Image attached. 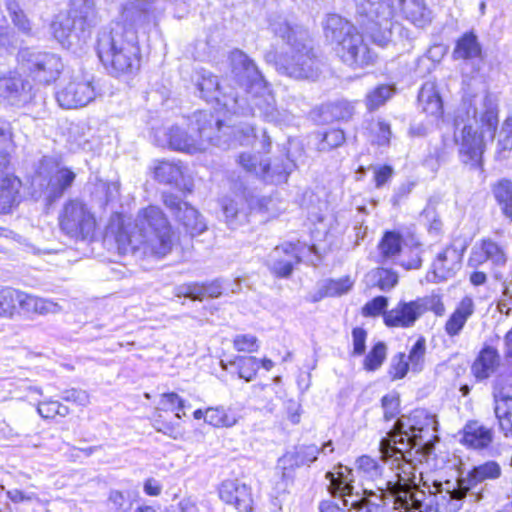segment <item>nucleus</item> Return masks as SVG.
<instances>
[{
  "label": "nucleus",
  "instance_id": "nucleus-1",
  "mask_svg": "<svg viewBox=\"0 0 512 512\" xmlns=\"http://www.w3.org/2000/svg\"><path fill=\"white\" fill-rule=\"evenodd\" d=\"M437 425L435 416L422 409L397 418L379 443L380 460L388 466L386 473L369 455L356 459L357 473L376 482L381 497L392 501L399 512H423L428 508L426 493L418 487L416 468L434 449Z\"/></svg>",
  "mask_w": 512,
  "mask_h": 512
},
{
  "label": "nucleus",
  "instance_id": "nucleus-2",
  "mask_svg": "<svg viewBox=\"0 0 512 512\" xmlns=\"http://www.w3.org/2000/svg\"><path fill=\"white\" fill-rule=\"evenodd\" d=\"M498 97L484 85L477 92L465 91L455 116L454 139L460 159L472 168H482L487 141L492 142L498 127Z\"/></svg>",
  "mask_w": 512,
  "mask_h": 512
},
{
  "label": "nucleus",
  "instance_id": "nucleus-3",
  "mask_svg": "<svg viewBox=\"0 0 512 512\" xmlns=\"http://www.w3.org/2000/svg\"><path fill=\"white\" fill-rule=\"evenodd\" d=\"M136 232L125 225L124 216L115 213L106 228V237L114 239L120 255L142 259L162 258L172 250L173 233L163 211L154 205L141 209L135 220Z\"/></svg>",
  "mask_w": 512,
  "mask_h": 512
},
{
  "label": "nucleus",
  "instance_id": "nucleus-4",
  "mask_svg": "<svg viewBox=\"0 0 512 512\" xmlns=\"http://www.w3.org/2000/svg\"><path fill=\"white\" fill-rule=\"evenodd\" d=\"M233 73L236 76V82L244 89L247 95L251 97L252 106L242 105L239 103L238 94L236 96L227 94L226 79L219 82L218 78L212 74L201 75L198 81V89L201 97L207 102L215 101L225 111L244 113L248 116L254 108L260 112L267 122H275L279 119V112L275 108V100L262 74L258 70V66H233Z\"/></svg>",
  "mask_w": 512,
  "mask_h": 512
},
{
  "label": "nucleus",
  "instance_id": "nucleus-5",
  "mask_svg": "<svg viewBox=\"0 0 512 512\" xmlns=\"http://www.w3.org/2000/svg\"><path fill=\"white\" fill-rule=\"evenodd\" d=\"M151 4L143 0L127 4L121 18L110 31L99 34L97 54L102 64H133L139 62L138 48L132 44L135 27L147 20Z\"/></svg>",
  "mask_w": 512,
  "mask_h": 512
},
{
  "label": "nucleus",
  "instance_id": "nucleus-6",
  "mask_svg": "<svg viewBox=\"0 0 512 512\" xmlns=\"http://www.w3.org/2000/svg\"><path fill=\"white\" fill-rule=\"evenodd\" d=\"M500 476V465L495 461H487L474 466L465 476H460L454 481L436 482L434 486L437 510L439 512H458L466 497L474 503L481 501L484 490L482 483Z\"/></svg>",
  "mask_w": 512,
  "mask_h": 512
},
{
  "label": "nucleus",
  "instance_id": "nucleus-7",
  "mask_svg": "<svg viewBox=\"0 0 512 512\" xmlns=\"http://www.w3.org/2000/svg\"><path fill=\"white\" fill-rule=\"evenodd\" d=\"M223 122L219 117H215L208 111H197L193 114L192 130L197 131V135L188 134L187 131L179 126H172L163 131L164 139L158 138L156 141L159 146L169 147L172 150L194 154L207 149L208 145L222 146L221 136Z\"/></svg>",
  "mask_w": 512,
  "mask_h": 512
},
{
  "label": "nucleus",
  "instance_id": "nucleus-8",
  "mask_svg": "<svg viewBox=\"0 0 512 512\" xmlns=\"http://www.w3.org/2000/svg\"><path fill=\"white\" fill-rule=\"evenodd\" d=\"M106 86L94 74L77 66L69 72L65 85L56 92V100L64 109L83 108L101 97Z\"/></svg>",
  "mask_w": 512,
  "mask_h": 512
},
{
  "label": "nucleus",
  "instance_id": "nucleus-9",
  "mask_svg": "<svg viewBox=\"0 0 512 512\" xmlns=\"http://www.w3.org/2000/svg\"><path fill=\"white\" fill-rule=\"evenodd\" d=\"M76 174L66 167H60L58 161L51 156H43L35 165L31 176L33 195L42 196L49 204L60 199L75 181Z\"/></svg>",
  "mask_w": 512,
  "mask_h": 512
},
{
  "label": "nucleus",
  "instance_id": "nucleus-10",
  "mask_svg": "<svg viewBox=\"0 0 512 512\" xmlns=\"http://www.w3.org/2000/svg\"><path fill=\"white\" fill-rule=\"evenodd\" d=\"M63 233L76 240H86L93 236L96 219L90 208L78 199L65 202L58 216Z\"/></svg>",
  "mask_w": 512,
  "mask_h": 512
},
{
  "label": "nucleus",
  "instance_id": "nucleus-11",
  "mask_svg": "<svg viewBox=\"0 0 512 512\" xmlns=\"http://www.w3.org/2000/svg\"><path fill=\"white\" fill-rule=\"evenodd\" d=\"M323 30L328 42L347 51L349 58H344V61L356 62L359 51L365 50L362 35L351 22L338 14H329L326 17Z\"/></svg>",
  "mask_w": 512,
  "mask_h": 512
},
{
  "label": "nucleus",
  "instance_id": "nucleus-12",
  "mask_svg": "<svg viewBox=\"0 0 512 512\" xmlns=\"http://www.w3.org/2000/svg\"><path fill=\"white\" fill-rule=\"evenodd\" d=\"M35 96L30 76L26 71H10L0 74V97L7 104L21 108L31 103Z\"/></svg>",
  "mask_w": 512,
  "mask_h": 512
},
{
  "label": "nucleus",
  "instance_id": "nucleus-13",
  "mask_svg": "<svg viewBox=\"0 0 512 512\" xmlns=\"http://www.w3.org/2000/svg\"><path fill=\"white\" fill-rule=\"evenodd\" d=\"M357 13L365 15L383 26L380 36L373 34V39L379 45H386L391 36V21L395 14L396 3L399 0H355Z\"/></svg>",
  "mask_w": 512,
  "mask_h": 512
},
{
  "label": "nucleus",
  "instance_id": "nucleus-14",
  "mask_svg": "<svg viewBox=\"0 0 512 512\" xmlns=\"http://www.w3.org/2000/svg\"><path fill=\"white\" fill-rule=\"evenodd\" d=\"M162 200L166 208L191 237L200 235L207 229L206 223L199 212L177 195L163 193Z\"/></svg>",
  "mask_w": 512,
  "mask_h": 512
},
{
  "label": "nucleus",
  "instance_id": "nucleus-15",
  "mask_svg": "<svg viewBox=\"0 0 512 512\" xmlns=\"http://www.w3.org/2000/svg\"><path fill=\"white\" fill-rule=\"evenodd\" d=\"M466 247H457L456 244L448 245L437 254L432 270L427 274V280L433 283L446 281L455 276L461 268V261Z\"/></svg>",
  "mask_w": 512,
  "mask_h": 512
},
{
  "label": "nucleus",
  "instance_id": "nucleus-16",
  "mask_svg": "<svg viewBox=\"0 0 512 512\" xmlns=\"http://www.w3.org/2000/svg\"><path fill=\"white\" fill-rule=\"evenodd\" d=\"M427 310L426 298L400 301L394 308L383 313L384 323L388 327L410 328Z\"/></svg>",
  "mask_w": 512,
  "mask_h": 512
},
{
  "label": "nucleus",
  "instance_id": "nucleus-17",
  "mask_svg": "<svg viewBox=\"0 0 512 512\" xmlns=\"http://www.w3.org/2000/svg\"><path fill=\"white\" fill-rule=\"evenodd\" d=\"M219 496L221 500L233 505L239 512H250L252 510L251 489L238 479L223 481L219 487Z\"/></svg>",
  "mask_w": 512,
  "mask_h": 512
},
{
  "label": "nucleus",
  "instance_id": "nucleus-18",
  "mask_svg": "<svg viewBox=\"0 0 512 512\" xmlns=\"http://www.w3.org/2000/svg\"><path fill=\"white\" fill-rule=\"evenodd\" d=\"M319 453V448L314 444L296 446L292 451L286 452L278 460L283 478H292L295 469L304 465L309 466L317 460Z\"/></svg>",
  "mask_w": 512,
  "mask_h": 512
},
{
  "label": "nucleus",
  "instance_id": "nucleus-19",
  "mask_svg": "<svg viewBox=\"0 0 512 512\" xmlns=\"http://www.w3.org/2000/svg\"><path fill=\"white\" fill-rule=\"evenodd\" d=\"M52 30L57 41L67 47L77 42H84L90 34L87 29L81 30L77 20L69 14L60 15L52 23Z\"/></svg>",
  "mask_w": 512,
  "mask_h": 512
},
{
  "label": "nucleus",
  "instance_id": "nucleus-20",
  "mask_svg": "<svg viewBox=\"0 0 512 512\" xmlns=\"http://www.w3.org/2000/svg\"><path fill=\"white\" fill-rule=\"evenodd\" d=\"M301 258L297 251V246L292 243L283 244L276 247L270 255V270L280 278L289 277Z\"/></svg>",
  "mask_w": 512,
  "mask_h": 512
},
{
  "label": "nucleus",
  "instance_id": "nucleus-21",
  "mask_svg": "<svg viewBox=\"0 0 512 512\" xmlns=\"http://www.w3.org/2000/svg\"><path fill=\"white\" fill-rule=\"evenodd\" d=\"M226 287L222 279H215L210 282H190L179 285L175 288V295L177 297H186L192 300L202 301L204 298H217L219 297Z\"/></svg>",
  "mask_w": 512,
  "mask_h": 512
},
{
  "label": "nucleus",
  "instance_id": "nucleus-22",
  "mask_svg": "<svg viewBox=\"0 0 512 512\" xmlns=\"http://www.w3.org/2000/svg\"><path fill=\"white\" fill-rule=\"evenodd\" d=\"M500 365L498 350L490 345H485L478 353L471 366V372L477 381L488 379L494 374Z\"/></svg>",
  "mask_w": 512,
  "mask_h": 512
},
{
  "label": "nucleus",
  "instance_id": "nucleus-23",
  "mask_svg": "<svg viewBox=\"0 0 512 512\" xmlns=\"http://www.w3.org/2000/svg\"><path fill=\"white\" fill-rule=\"evenodd\" d=\"M494 431L476 420L468 421L463 428L462 442L474 449H485L491 445Z\"/></svg>",
  "mask_w": 512,
  "mask_h": 512
},
{
  "label": "nucleus",
  "instance_id": "nucleus-24",
  "mask_svg": "<svg viewBox=\"0 0 512 512\" xmlns=\"http://www.w3.org/2000/svg\"><path fill=\"white\" fill-rule=\"evenodd\" d=\"M475 304L471 296H465L458 303L445 324V332L454 337L460 334L467 320L474 314Z\"/></svg>",
  "mask_w": 512,
  "mask_h": 512
},
{
  "label": "nucleus",
  "instance_id": "nucleus-25",
  "mask_svg": "<svg viewBox=\"0 0 512 512\" xmlns=\"http://www.w3.org/2000/svg\"><path fill=\"white\" fill-rule=\"evenodd\" d=\"M222 210L225 222L230 229H237L248 222L250 208L247 200L242 197L237 199H223Z\"/></svg>",
  "mask_w": 512,
  "mask_h": 512
},
{
  "label": "nucleus",
  "instance_id": "nucleus-26",
  "mask_svg": "<svg viewBox=\"0 0 512 512\" xmlns=\"http://www.w3.org/2000/svg\"><path fill=\"white\" fill-rule=\"evenodd\" d=\"M494 414L497 419L499 430L504 437L512 438V396L502 391L493 392Z\"/></svg>",
  "mask_w": 512,
  "mask_h": 512
},
{
  "label": "nucleus",
  "instance_id": "nucleus-27",
  "mask_svg": "<svg viewBox=\"0 0 512 512\" xmlns=\"http://www.w3.org/2000/svg\"><path fill=\"white\" fill-rule=\"evenodd\" d=\"M335 471H328L326 478L330 481L329 492L333 497H348L353 494L352 470L347 466L339 464L334 468Z\"/></svg>",
  "mask_w": 512,
  "mask_h": 512
},
{
  "label": "nucleus",
  "instance_id": "nucleus-28",
  "mask_svg": "<svg viewBox=\"0 0 512 512\" xmlns=\"http://www.w3.org/2000/svg\"><path fill=\"white\" fill-rule=\"evenodd\" d=\"M21 181L14 175L0 179V213L7 214L21 201Z\"/></svg>",
  "mask_w": 512,
  "mask_h": 512
},
{
  "label": "nucleus",
  "instance_id": "nucleus-29",
  "mask_svg": "<svg viewBox=\"0 0 512 512\" xmlns=\"http://www.w3.org/2000/svg\"><path fill=\"white\" fill-rule=\"evenodd\" d=\"M418 105L427 115L439 118L443 114L442 99L434 83L427 82L422 85L418 93Z\"/></svg>",
  "mask_w": 512,
  "mask_h": 512
},
{
  "label": "nucleus",
  "instance_id": "nucleus-30",
  "mask_svg": "<svg viewBox=\"0 0 512 512\" xmlns=\"http://www.w3.org/2000/svg\"><path fill=\"white\" fill-rule=\"evenodd\" d=\"M67 14L77 20L81 30L87 29L90 32L96 24L97 12L94 0H72Z\"/></svg>",
  "mask_w": 512,
  "mask_h": 512
},
{
  "label": "nucleus",
  "instance_id": "nucleus-31",
  "mask_svg": "<svg viewBox=\"0 0 512 512\" xmlns=\"http://www.w3.org/2000/svg\"><path fill=\"white\" fill-rule=\"evenodd\" d=\"M154 178L159 183L179 186L183 178V168L179 162L169 160H155L153 166Z\"/></svg>",
  "mask_w": 512,
  "mask_h": 512
},
{
  "label": "nucleus",
  "instance_id": "nucleus-32",
  "mask_svg": "<svg viewBox=\"0 0 512 512\" xmlns=\"http://www.w3.org/2000/svg\"><path fill=\"white\" fill-rule=\"evenodd\" d=\"M354 112V104L347 100L329 102L319 107V116L323 123H329L335 120H349Z\"/></svg>",
  "mask_w": 512,
  "mask_h": 512
},
{
  "label": "nucleus",
  "instance_id": "nucleus-33",
  "mask_svg": "<svg viewBox=\"0 0 512 512\" xmlns=\"http://www.w3.org/2000/svg\"><path fill=\"white\" fill-rule=\"evenodd\" d=\"M239 418L234 408L220 405L206 409L205 422L216 428H231L238 423Z\"/></svg>",
  "mask_w": 512,
  "mask_h": 512
},
{
  "label": "nucleus",
  "instance_id": "nucleus-34",
  "mask_svg": "<svg viewBox=\"0 0 512 512\" xmlns=\"http://www.w3.org/2000/svg\"><path fill=\"white\" fill-rule=\"evenodd\" d=\"M17 306L27 313L48 314L57 313L60 309L57 303L19 291Z\"/></svg>",
  "mask_w": 512,
  "mask_h": 512
},
{
  "label": "nucleus",
  "instance_id": "nucleus-35",
  "mask_svg": "<svg viewBox=\"0 0 512 512\" xmlns=\"http://www.w3.org/2000/svg\"><path fill=\"white\" fill-rule=\"evenodd\" d=\"M492 194L502 215L512 222V181L506 178L498 180L492 185Z\"/></svg>",
  "mask_w": 512,
  "mask_h": 512
},
{
  "label": "nucleus",
  "instance_id": "nucleus-36",
  "mask_svg": "<svg viewBox=\"0 0 512 512\" xmlns=\"http://www.w3.org/2000/svg\"><path fill=\"white\" fill-rule=\"evenodd\" d=\"M239 164L249 173H253L267 183L275 184V172L270 174V165L258 161L255 155L242 153L238 157Z\"/></svg>",
  "mask_w": 512,
  "mask_h": 512
},
{
  "label": "nucleus",
  "instance_id": "nucleus-37",
  "mask_svg": "<svg viewBox=\"0 0 512 512\" xmlns=\"http://www.w3.org/2000/svg\"><path fill=\"white\" fill-rule=\"evenodd\" d=\"M399 5H401L406 18L415 25L424 26L430 21V12L424 0H399Z\"/></svg>",
  "mask_w": 512,
  "mask_h": 512
},
{
  "label": "nucleus",
  "instance_id": "nucleus-38",
  "mask_svg": "<svg viewBox=\"0 0 512 512\" xmlns=\"http://www.w3.org/2000/svg\"><path fill=\"white\" fill-rule=\"evenodd\" d=\"M403 236L394 230L385 231L379 244L378 250L383 259H391L401 253Z\"/></svg>",
  "mask_w": 512,
  "mask_h": 512
},
{
  "label": "nucleus",
  "instance_id": "nucleus-39",
  "mask_svg": "<svg viewBox=\"0 0 512 512\" xmlns=\"http://www.w3.org/2000/svg\"><path fill=\"white\" fill-rule=\"evenodd\" d=\"M229 365L236 369L239 378L251 382L260 368V361L254 356H237Z\"/></svg>",
  "mask_w": 512,
  "mask_h": 512
},
{
  "label": "nucleus",
  "instance_id": "nucleus-40",
  "mask_svg": "<svg viewBox=\"0 0 512 512\" xmlns=\"http://www.w3.org/2000/svg\"><path fill=\"white\" fill-rule=\"evenodd\" d=\"M481 47L477 41L476 35L473 33H465L457 42L454 50L455 59H473L479 56Z\"/></svg>",
  "mask_w": 512,
  "mask_h": 512
},
{
  "label": "nucleus",
  "instance_id": "nucleus-41",
  "mask_svg": "<svg viewBox=\"0 0 512 512\" xmlns=\"http://www.w3.org/2000/svg\"><path fill=\"white\" fill-rule=\"evenodd\" d=\"M369 281L382 291H389L398 283V275L386 268H376L368 274Z\"/></svg>",
  "mask_w": 512,
  "mask_h": 512
},
{
  "label": "nucleus",
  "instance_id": "nucleus-42",
  "mask_svg": "<svg viewBox=\"0 0 512 512\" xmlns=\"http://www.w3.org/2000/svg\"><path fill=\"white\" fill-rule=\"evenodd\" d=\"M482 250L488 260L493 266H504L507 262V253L503 246L496 241L487 238L480 241Z\"/></svg>",
  "mask_w": 512,
  "mask_h": 512
},
{
  "label": "nucleus",
  "instance_id": "nucleus-43",
  "mask_svg": "<svg viewBox=\"0 0 512 512\" xmlns=\"http://www.w3.org/2000/svg\"><path fill=\"white\" fill-rule=\"evenodd\" d=\"M512 150V114L502 124L498 134L496 155L499 159H506Z\"/></svg>",
  "mask_w": 512,
  "mask_h": 512
},
{
  "label": "nucleus",
  "instance_id": "nucleus-44",
  "mask_svg": "<svg viewBox=\"0 0 512 512\" xmlns=\"http://www.w3.org/2000/svg\"><path fill=\"white\" fill-rule=\"evenodd\" d=\"M387 346L379 341L374 344L363 360V367L366 371L378 370L386 359Z\"/></svg>",
  "mask_w": 512,
  "mask_h": 512
},
{
  "label": "nucleus",
  "instance_id": "nucleus-45",
  "mask_svg": "<svg viewBox=\"0 0 512 512\" xmlns=\"http://www.w3.org/2000/svg\"><path fill=\"white\" fill-rule=\"evenodd\" d=\"M323 293L320 297H336L349 292L353 286V282L349 277L340 279H326L321 282Z\"/></svg>",
  "mask_w": 512,
  "mask_h": 512
},
{
  "label": "nucleus",
  "instance_id": "nucleus-46",
  "mask_svg": "<svg viewBox=\"0 0 512 512\" xmlns=\"http://www.w3.org/2000/svg\"><path fill=\"white\" fill-rule=\"evenodd\" d=\"M394 90L390 85H379L366 96V107L373 112L384 105L392 97Z\"/></svg>",
  "mask_w": 512,
  "mask_h": 512
},
{
  "label": "nucleus",
  "instance_id": "nucleus-47",
  "mask_svg": "<svg viewBox=\"0 0 512 512\" xmlns=\"http://www.w3.org/2000/svg\"><path fill=\"white\" fill-rule=\"evenodd\" d=\"M374 496L380 500V503L369 498H361L351 502V508L354 512H388L387 504L392 503L389 499L382 498L380 493H374Z\"/></svg>",
  "mask_w": 512,
  "mask_h": 512
},
{
  "label": "nucleus",
  "instance_id": "nucleus-48",
  "mask_svg": "<svg viewBox=\"0 0 512 512\" xmlns=\"http://www.w3.org/2000/svg\"><path fill=\"white\" fill-rule=\"evenodd\" d=\"M19 300V291L10 287L0 289V317H12Z\"/></svg>",
  "mask_w": 512,
  "mask_h": 512
},
{
  "label": "nucleus",
  "instance_id": "nucleus-49",
  "mask_svg": "<svg viewBox=\"0 0 512 512\" xmlns=\"http://www.w3.org/2000/svg\"><path fill=\"white\" fill-rule=\"evenodd\" d=\"M276 68L279 74L297 80H315L318 77L317 66H276Z\"/></svg>",
  "mask_w": 512,
  "mask_h": 512
},
{
  "label": "nucleus",
  "instance_id": "nucleus-50",
  "mask_svg": "<svg viewBox=\"0 0 512 512\" xmlns=\"http://www.w3.org/2000/svg\"><path fill=\"white\" fill-rule=\"evenodd\" d=\"M426 352V341L423 337L416 340L409 351L408 363L413 371L419 372L423 368L424 357Z\"/></svg>",
  "mask_w": 512,
  "mask_h": 512
},
{
  "label": "nucleus",
  "instance_id": "nucleus-51",
  "mask_svg": "<svg viewBox=\"0 0 512 512\" xmlns=\"http://www.w3.org/2000/svg\"><path fill=\"white\" fill-rule=\"evenodd\" d=\"M345 142V133L341 129H331L322 134L318 144L319 151H329L341 146Z\"/></svg>",
  "mask_w": 512,
  "mask_h": 512
},
{
  "label": "nucleus",
  "instance_id": "nucleus-52",
  "mask_svg": "<svg viewBox=\"0 0 512 512\" xmlns=\"http://www.w3.org/2000/svg\"><path fill=\"white\" fill-rule=\"evenodd\" d=\"M7 9L13 24L18 28V30L26 35H30L32 30L31 23L24 12L19 9L18 5L14 2H9L7 3Z\"/></svg>",
  "mask_w": 512,
  "mask_h": 512
},
{
  "label": "nucleus",
  "instance_id": "nucleus-53",
  "mask_svg": "<svg viewBox=\"0 0 512 512\" xmlns=\"http://www.w3.org/2000/svg\"><path fill=\"white\" fill-rule=\"evenodd\" d=\"M18 60L30 64H47L58 61L54 54L36 52L30 48L21 50L18 53Z\"/></svg>",
  "mask_w": 512,
  "mask_h": 512
},
{
  "label": "nucleus",
  "instance_id": "nucleus-54",
  "mask_svg": "<svg viewBox=\"0 0 512 512\" xmlns=\"http://www.w3.org/2000/svg\"><path fill=\"white\" fill-rule=\"evenodd\" d=\"M226 129L232 130L235 141H237L242 146L253 145L256 141L257 136L255 133V128L250 124H244L234 128L226 127Z\"/></svg>",
  "mask_w": 512,
  "mask_h": 512
},
{
  "label": "nucleus",
  "instance_id": "nucleus-55",
  "mask_svg": "<svg viewBox=\"0 0 512 512\" xmlns=\"http://www.w3.org/2000/svg\"><path fill=\"white\" fill-rule=\"evenodd\" d=\"M68 141L71 149L89 150L91 148V144L85 134L84 127L79 125H73L70 127Z\"/></svg>",
  "mask_w": 512,
  "mask_h": 512
},
{
  "label": "nucleus",
  "instance_id": "nucleus-56",
  "mask_svg": "<svg viewBox=\"0 0 512 512\" xmlns=\"http://www.w3.org/2000/svg\"><path fill=\"white\" fill-rule=\"evenodd\" d=\"M371 132L374 141L379 146L388 145L392 135L390 124L382 119H378L372 126Z\"/></svg>",
  "mask_w": 512,
  "mask_h": 512
},
{
  "label": "nucleus",
  "instance_id": "nucleus-57",
  "mask_svg": "<svg viewBox=\"0 0 512 512\" xmlns=\"http://www.w3.org/2000/svg\"><path fill=\"white\" fill-rule=\"evenodd\" d=\"M30 74L34 81L42 84H50L58 79L60 72L53 69L52 66H33L30 69Z\"/></svg>",
  "mask_w": 512,
  "mask_h": 512
},
{
  "label": "nucleus",
  "instance_id": "nucleus-58",
  "mask_svg": "<svg viewBox=\"0 0 512 512\" xmlns=\"http://www.w3.org/2000/svg\"><path fill=\"white\" fill-rule=\"evenodd\" d=\"M233 346L239 352L253 353L258 351L259 342L254 335L239 334L234 337Z\"/></svg>",
  "mask_w": 512,
  "mask_h": 512
},
{
  "label": "nucleus",
  "instance_id": "nucleus-59",
  "mask_svg": "<svg viewBox=\"0 0 512 512\" xmlns=\"http://www.w3.org/2000/svg\"><path fill=\"white\" fill-rule=\"evenodd\" d=\"M381 405L385 421L396 418L400 412V399L396 394L384 395L381 399Z\"/></svg>",
  "mask_w": 512,
  "mask_h": 512
},
{
  "label": "nucleus",
  "instance_id": "nucleus-60",
  "mask_svg": "<svg viewBox=\"0 0 512 512\" xmlns=\"http://www.w3.org/2000/svg\"><path fill=\"white\" fill-rule=\"evenodd\" d=\"M110 76L119 81L130 84L131 80L137 75L140 66H105Z\"/></svg>",
  "mask_w": 512,
  "mask_h": 512
},
{
  "label": "nucleus",
  "instance_id": "nucleus-61",
  "mask_svg": "<svg viewBox=\"0 0 512 512\" xmlns=\"http://www.w3.org/2000/svg\"><path fill=\"white\" fill-rule=\"evenodd\" d=\"M497 306L502 314L508 315L512 310V273L503 282L502 295Z\"/></svg>",
  "mask_w": 512,
  "mask_h": 512
},
{
  "label": "nucleus",
  "instance_id": "nucleus-62",
  "mask_svg": "<svg viewBox=\"0 0 512 512\" xmlns=\"http://www.w3.org/2000/svg\"><path fill=\"white\" fill-rule=\"evenodd\" d=\"M409 370V363L404 353L396 354L390 364L389 374L393 380L402 379Z\"/></svg>",
  "mask_w": 512,
  "mask_h": 512
},
{
  "label": "nucleus",
  "instance_id": "nucleus-63",
  "mask_svg": "<svg viewBox=\"0 0 512 512\" xmlns=\"http://www.w3.org/2000/svg\"><path fill=\"white\" fill-rule=\"evenodd\" d=\"M388 305V298L377 296L367 302L362 308V314L365 317H375L383 313Z\"/></svg>",
  "mask_w": 512,
  "mask_h": 512
},
{
  "label": "nucleus",
  "instance_id": "nucleus-64",
  "mask_svg": "<svg viewBox=\"0 0 512 512\" xmlns=\"http://www.w3.org/2000/svg\"><path fill=\"white\" fill-rule=\"evenodd\" d=\"M108 500L118 512H132L133 510V502L129 501L124 493L119 490H111Z\"/></svg>",
  "mask_w": 512,
  "mask_h": 512
}]
</instances>
